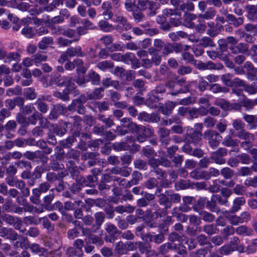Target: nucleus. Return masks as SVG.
<instances>
[{
  "instance_id": "obj_6",
  "label": "nucleus",
  "mask_w": 257,
  "mask_h": 257,
  "mask_svg": "<svg viewBox=\"0 0 257 257\" xmlns=\"http://www.w3.org/2000/svg\"><path fill=\"white\" fill-rule=\"evenodd\" d=\"M148 163L150 166L151 172L155 173L157 180L166 179L167 178V174L164 170L159 167V165L157 164V162H155L150 158L148 160Z\"/></svg>"
},
{
  "instance_id": "obj_57",
  "label": "nucleus",
  "mask_w": 257,
  "mask_h": 257,
  "mask_svg": "<svg viewBox=\"0 0 257 257\" xmlns=\"http://www.w3.org/2000/svg\"><path fill=\"white\" fill-rule=\"evenodd\" d=\"M51 158L52 160L50 163V167L53 170L58 171L59 170H62L64 169V166L62 163L57 160H55L53 156H51Z\"/></svg>"
},
{
  "instance_id": "obj_30",
  "label": "nucleus",
  "mask_w": 257,
  "mask_h": 257,
  "mask_svg": "<svg viewBox=\"0 0 257 257\" xmlns=\"http://www.w3.org/2000/svg\"><path fill=\"white\" fill-rule=\"evenodd\" d=\"M247 18L253 22H257V5L247 7Z\"/></svg>"
},
{
  "instance_id": "obj_53",
  "label": "nucleus",
  "mask_w": 257,
  "mask_h": 257,
  "mask_svg": "<svg viewBox=\"0 0 257 257\" xmlns=\"http://www.w3.org/2000/svg\"><path fill=\"white\" fill-rule=\"evenodd\" d=\"M206 200V197H200L193 205V209L196 212H198L199 210L203 209Z\"/></svg>"
},
{
  "instance_id": "obj_46",
  "label": "nucleus",
  "mask_w": 257,
  "mask_h": 257,
  "mask_svg": "<svg viewBox=\"0 0 257 257\" xmlns=\"http://www.w3.org/2000/svg\"><path fill=\"white\" fill-rule=\"evenodd\" d=\"M182 17L180 13H175L173 16L170 18L169 22L170 24L174 26L177 27L181 25L182 24Z\"/></svg>"
},
{
  "instance_id": "obj_52",
  "label": "nucleus",
  "mask_w": 257,
  "mask_h": 257,
  "mask_svg": "<svg viewBox=\"0 0 257 257\" xmlns=\"http://www.w3.org/2000/svg\"><path fill=\"white\" fill-rule=\"evenodd\" d=\"M42 155V154L40 151H37L35 152L27 151L24 154V156L28 160L32 161L40 158Z\"/></svg>"
},
{
  "instance_id": "obj_10",
  "label": "nucleus",
  "mask_w": 257,
  "mask_h": 257,
  "mask_svg": "<svg viewBox=\"0 0 257 257\" xmlns=\"http://www.w3.org/2000/svg\"><path fill=\"white\" fill-rule=\"evenodd\" d=\"M202 134L200 131H193L192 134L187 135L185 140L187 143L192 144L196 147H199L202 144Z\"/></svg>"
},
{
  "instance_id": "obj_29",
  "label": "nucleus",
  "mask_w": 257,
  "mask_h": 257,
  "mask_svg": "<svg viewBox=\"0 0 257 257\" xmlns=\"http://www.w3.org/2000/svg\"><path fill=\"white\" fill-rule=\"evenodd\" d=\"M226 21L229 22V23L232 25L234 27H238L243 24L244 18L241 17L236 18L232 14H230V15H227V19Z\"/></svg>"
},
{
  "instance_id": "obj_9",
  "label": "nucleus",
  "mask_w": 257,
  "mask_h": 257,
  "mask_svg": "<svg viewBox=\"0 0 257 257\" xmlns=\"http://www.w3.org/2000/svg\"><path fill=\"white\" fill-rule=\"evenodd\" d=\"M227 151L223 148H219L216 151L211 153L210 159L215 163L223 164L225 163V159L223 157L226 155Z\"/></svg>"
},
{
  "instance_id": "obj_24",
  "label": "nucleus",
  "mask_w": 257,
  "mask_h": 257,
  "mask_svg": "<svg viewBox=\"0 0 257 257\" xmlns=\"http://www.w3.org/2000/svg\"><path fill=\"white\" fill-rule=\"evenodd\" d=\"M32 251L40 256L47 257V250L44 247H41L38 244L34 243L30 246Z\"/></svg>"
},
{
  "instance_id": "obj_16",
  "label": "nucleus",
  "mask_w": 257,
  "mask_h": 257,
  "mask_svg": "<svg viewBox=\"0 0 257 257\" xmlns=\"http://www.w3.org/2000/svg\"><path fill=\"white\" fill-rule=\"evenodd\" d=\"M235 232L239 235L251 236L254 234L253 230L245 225H241L235 228Z\"/></svg>"
},
{
  "instance_id": "obj_5",
  "label": "nucleus",
  "mask_w": 257,
  "mask_h": 257,
  "mask_svg": "<svg viewBox=\"0 0 257 257\" xmlns=\"http://www.w3.org/2000/svg\"><path fill=\"white\" fill-rule=\"evenodd\" d=\"M70 80V76H62L57 72H53L50 76L49 84L50 85L55 84L61 86L65 85L66 82Z\"/></svg>"
},
{
  "instance_id": "obj_2",
  "label": "nucleus",
  "mask_w": 257,
  "mask_h": 257,
  "mask_svg": "<svg viewBox=\"0 0 257 257\" xmlns=\"http://www.w3.org/2000/svg\"><path fill=\"white\" fill-rule=\"evenodd\" d=\"M204 138L208 141L209 145L213 149L216 148L219 145L222 137L216 131L209 130L203 134Z\"/></svg>"
},
{
  "instance_id": "obj_39",
  "label": "nucleus",
  "mask_w": 257,
  "mask_h": 257,
  "mask_svg": "<svg viewBox=\"0 0 257 257\" xmlns=\"http://www.w3.org/2000/svg\"><path fill=\"white\" fill-rule=\"evenodd\" d=\"M236 136L241 140L244 141L247 140H254V137L252 134L247 132L245 130H243L241 131L237 132Z\"/></svg>"
},
{
  "instance_id": "obj_54",
  "label": "nucleus",
  "mask_w": 257,
  "mask_h": 257,
  "mask_svg": "<svg viewBox=\"0 0 257 257\" xmlns=\"http://www.w3.org/2000/svg\"><path fill=\"white\" fill-rule=\"evenodd\" d=\"M203 231L208 235L216 234L218 232L216 226L213 224H206L203 227Z\"/></svg>"
},
{
  "instance_id": "obj_48",
  "label": "nucleus",
  "mask_w": 257,
  "mask_h": 257,
  "mask_svg": "<svg viewBox=\"0 0 257 257\" xmlns=\"http://www.w3.org/2000/svg\"><path fill=\"white\" fill-rule=\"evenodd\" d=\"M94 218L96 225L93 226V228L96 226V229L98 230L104 222L105 218L104 214L102 212H97L94 214Z\"/></svg>"
},
{
  "instance_id": "obj_19",
  "label": "nucleus",
  "mask_w": 257,
  "mask_h": 257,
  "mask_svg": "<svg viewBox=\"0 0 257 257\" xmlns=\"http://www.w3.org/2000/svg\"><path fill=\"white\" fill-rule=\"evenodd\" d=\"M196 19V15L190 13H186L183 16L184 26L189 28H194L195 24L193 22V21Z\"/></svg>"
},
{
  "instance_id": "obj_45",
  "label": "nucleus",
  "mask_w": 257,
  "mask_h": 257,
  "mask_svg": "<svg viewBox=\"0 0 257 257\" xmlns=\"http://www.w3.org/2000/svg\"><path fill=\"white\" fill-rule=\"evenodd\" d=\"M201 219L208 222L211 223L215 220V216L206 211H201L199 213Z\"/></svg>"
},
{
  "instance_id": "obj_55",
  "label": "nucleus",
  "mask_w": 257,
  "mask_h": 257,
  "mask_svg": "<svg viewBox=\"0 0 257 257\" xmlns=\"http://www.w3.org/2000/svg\"><path fill=\"white\" fill-rule=\"evenodd\" d=\"M52 193H49L48 195L45 196L43 198V201L45 205V208L47 210H51L52 209V207H50L51 202L54 198V194L53 193V190H51Z\"/></svg>"
},
{
  "instance_id": "obj_21",
  "label": "nucleus",
  "mask_w": 257,
  "mask_h": 257,
  "mask_svg": "<svg viewBox=\"0 0 257 257\" xmlns=\"http://www.w3.org/2000/svg\"><path fill=\"white\" fill-rule=\"evenodd\" d=\"M62 35L71 39L70 40L73 42H77L79 41V35L77 34L75 30L70 28L65 29L61 32Z\"/></svg>"
},
{
  "instance_id": "obj_51",
  "label": "nucleus",
  "mask_w": 257,
  "mask_h": 257,
  "mask_svg": "<svg viewBox=\"0 0 257 257\" xmlns=\"http://www.w3.org/2000/svg\"><path fill=\"white\" fill-rule=\"evenodd\" d=\"M199 44L204 47H214L215 44L212 39L209 37H203L199 41Z\"/></svg>"
},
{
  "instance_id": "obj_62",
  "label": "nucleus",
  "mask_w": 257,
  "mask_h": 257,
  "mask_svg": "<svg viewBox=\"0 0 257 257\" xmlns=\"http://www.w3.org/2000/svg\"><path fill=\"white\" fill-rule=\"evenodd\" d=\"M239 163L242 164L248 165L252 162L251 157L246 153H241L237 155Z\"/></svg>"
},
{
  "instance_id": "obj_22",
  "label": "nucleus",
  "mask_w": 257,
  "mask_h": 257,
  "mask_svg": "<svg viewBox=\"0 0 257 257\" xmlns=\"http://www.w3.org/2000/svg\"><path fill=\"white\" fill-rule=\"evenodd\" d=\"M144 238L147 241L154 242L156 243L159 244L163 242L164 239V236L163 233L153 235L150 233H148L145 235Z\"/></svg>"
},
{
  "instance_id": "obj_23",
  "label": "nucleus",
  "mask_w": 257,
  "mask_h": 257,
  "mask_svg": "<svg viewBox=\"0 0 257 257\" xmlns=\"http://www.w3.org/2000/svg\"><path fill=\"white\" fill-rule=\"evenodd\" d=\"M102 84L105 88H107L109 86H112L116 90H121L122 87L119 82L116 80H113L110 78H106L103 79L102 81Z\"/></svg>"
},
{
  "instance_id": "obj_14",
  "label": "nucleus",
  "mask_w": 257,
  "mask_h": 257,
  "mask_svg": "<svg viewBox=\"0 0 257 257\" xmlns=\"http://www.w3.org/2000/svg\"><path fill=\"white\" fill-rule=\"evenodd\" d=\"M106 231L107 232L110 234L111 238H108L107 236L105 237V240L106 241H108L110 242H112L114 241L115 238L114 236L116 234H119L120 233V232L118 230L116 226H115L114 224L109 223L107 224V226L105 228Z\"/></svg>"
},
{
  "instance_id": "obj_8",
  "label": "nucleus",
  "mask_w": 257,
  "mask_h": 257,
  "mask_svg": "<svg viewBox=\"0 0 257 257\" xmlns=\"http://www.w3.org/2000/svg\"><path fill=\"white\" fill-rule=\"evenodd\" d=\"M113 21L118 23L122 25V27L119 25L116 26L115 29L117 31H127L131 29L132 26L127 20L124 17L118 14L114 15Z\"/></svg>"
},
{
  "instance_id": "obj_3",
  "label": "nucleus",
  "mask_w": 257,
  "mask_h": 257,
  "mask_svg": "<svg viewBox=\"0 0 257 257\" xmlns=\"http://www.w3.org/2000/svg\"><path fill=\"white\" fill-rule=\"evenodd\" d=\"M158 196L159 203L160 204L164 206V208L161 212L158 211L154 212L151 215V217L155 216L156 218H159L165 216L168 214L167 210L171 207L169 195H167L166 193H162Z\"/></svg>"
},
{
  "instance_id": "obj_28",
  "label": "nucleus",
  "mask_w": 257,
  "mask_h": 257,
  "mask_svg": "<svg viewBox=\"0 0 257 257\" xmlns=\"http://www.w3.org/2000/svg\"><path fill=\"white\" fill-rule=\"evenodd\" d=\"M67 55L69 57H73L74 56L77 57H83L85 54L82 52L81 48L80 46L75 47H69L67 50Z\"/></svg>"
},
{
  "instance_id": "obj_11",
  "label": "nucleus",
  "mask_w": 257,
  "mask_h": 257,
  "mask_svg": "<svg viewBox=\"0 0 257 257\" xmlns=\"http://www.w3.org/2000/svg\"><path fill=\"white\" fill-rule=\"evenodd\" d=\"M166 92V86L165 85L160 84L151 91V98L155 101H159L163 99V94Z\"/></svg>"
},
{
  "instance_id": "obj_56",
  "label": "nucleus",
  "mask_w": 257,
  "mask_h": 257,
  "mask_svg": "<svg viewBox=\"0 0 257 257\" xmlns=\"http://www.w3.org/2000/svg\"><path fill=\"white\" fill-rule=\"evenodd\" d=\"M113 66V63L111 61L107 60L99 62L96 65V67L102 71H105L107 69L112 68Z\"/></svg>"
},
{
  "instance_id": "obj_18",
  "label": "nucleus",
  "mask_w": 257,
  "mask_h": 257,
  "mask_svg": "<svg viewBox=\"0 0 257 257\" xmlns=\"http://www.w3.org/2000/svg\"><path fill=\"white\" fill-rule=\"evenodd\" d=\"M111 177L107 174H104L98 184V188L100 191L109 190L110 186L107 184L110 181Z\"/></svg>"
},
{
  "instance_id": "obj_59",
  "label": "nucleus",
  "mask_w": 257,
  "mask_h": 257,
  "mask_svg": "<svg viewBox=\"0 0 257 257\" xmlns=\"http://www.w3.org/2000/svg\"><path fill=\"white\" fill-rule=\"evenodd\" d=\"M154 161L157 162L159 165H161L164 167H171L172 166V162L168 159L162 157L160 159H156L155 158H151Z\"/></svg>"
},
{
  "instance_id": "obj_37",
  "label": "nucleus",
  "mask_w": 257,
  "mask_h": 257,
  "mask_svg": "<svg viewBox=\"0 0 257 257\" xmlns=\"http://www.w3.org/2000/svg\"><path fill=\"white\" fill-rule=\"evenodd\" d=\"M244 120L250 125V128L253 129L257 127V115L243 114Z\"/></svg>"
},
{
  "instance_id": "obj_43",
  "label": "nucleus",
  "mask_w": 257,
  "mask_h": 257,
  "mask_svg": "<svg viewBox=\"0 0 257 257\" xmlns=\"http://www.w3.org/2000/svg\"><path fill=\"white\" fill-rule=\"evenodd\" d=\"M87 76L89 78V81H91L92 84L98 85L100 83V75L93 70H90Z\"/></svg>"
},
{
  "instance_id": "obj_41",
  "label": "nucleus",
  "mask_w": 257,
  "mask_h": 257,
  "mask_svg": "<svg viewBox=\"0 0 257 257\" xmlns=\"http://www.w3.org/2000/svg\"><path fill=\"white\" fill-rule=\"evenodd\" d=\"M206 207L210 210V211L212 212L218 213L220 212V209L219 207L217 206L216 202L214 198L213 195L212 196L210 200H208L207 199L206 202Z\"/></svg>"
},
{
  "instance_id": "obj_32",
  "label": "nucleus",
  "mask_w": 257,
  "mask_h": 257,
  "mask_svg": "<svg viewBox=\"0 0 257 257\" xmlns=\"http://www.w3.org/2000/svg\"><path fill=\"white\" fill-rule=\"evenodd\" d=\"M104 89L102 87L96 88L94 89L92 93L87 95V99L95 100L101 98L103 95L102 94Z\"/></svg>"
},
{
  "instance_id": "obj_12",
  "label": "nucleus",
  "mask_w": 257,
  "mask_h": 257,
  "mask_svg": "<svg viewBox=\"0 0 257 257\" xmlns=\"http://www.w3.org/2000/svg\"><path fill=\"white\" fill-rule=\"evenodd\" d=\"M177 88L176 92H173V94L186 93L189 91V84L184 78H181L176 81Z\"/></svg>"
},
{
  "instance_id": "obj_1",
  "label": "nucleus",
  "mask_w": 257,
  "mask_h": 257,
  "mask_svg": "<svg viewBox=\"0 0 257 257\" xmlns=\"http://www.w3.org/2000/svg\"><path fill=\"white\" fill-rule=\"evenodd\" d=\"M87 98L84 94L73 99L71 103L68 106V109L71 112L77 111L80 114H84L86 111L84 104L87 101Z\"/></svg>"
},
{
  "instance_id": "obj_27",
  "label": "nucleus",
  "mask_w": 257,
  "mask_h": 257,
  "mask_svg": "<svg viewBox=\"0 0 257 257\" xmlns=\"http://www.w3.org/2000/svg\"><path fill=\"white\" fill-rule=\"evenodd\" d=\"M131 172V170L130 168H126L125 167H115L111 170L112 174L120 175L124 177H127L130 176Z\"/></svg>"
},
{
  "instance_id": "obj_25",
  "label": "nucleus",
  "mask_w": 257,
  "mask_h": 257,
  "mask_svg": "<svg viewBox=\"0 0 257 257\" xmlns=\"http://www.w3.org/2000/svg\"><path fill=\"white\" fill-rule=\"evenodd\" d=\"M127 131L132 133H142L146 131V127L142 125H138L134 122H130L126 125Z\"/></svg>"
},
{
  "instance_id": "obj_64",
  "label": "nucleus",
  "mask_w": 257,
  "mask_h": 257,
  "mask_svg": "<svg viewBox=\"0 0 257 257\" xmlns=\"http://www.w3.org/2000/svg\"><path fill=\"white\" fill-rule=\"evenodd\" d=\"M15 165H16L17 167L20 169H26L27 170L31 169L32 168L31 163L29 161L24 160H22L16 162L15 163Z\"/></svg>"
},
{
  "instance_id": "obj_36",
  "label": "nucleus",
  "mask_w": 257,
  "mask_h": 257,
  "mask_svg": "<svg viewBox=\"0 0 257 257\" xmlns=\"http://www.w3.org/2000/svg\"><path fill=\"white\" fill-rule=\"evenodd\" d=\"M239 141L237 139H233L230 136H226L222 142V145L227 147H235L237 146Z\"/></svg>"
},
{
  "instance_id": "obj_35",
  "label": "nucleus",
  "mask_w": 257,
  "mask_h": 257,
  "mask_svg": "<svg viewBox=\"0 0 257 257\" xmlns=\"http://www.w3.org/2000/svg\"><path fill=\"white\" fill-rule=\"evenodd\" d=\"M16 187L20 190L21 193L23 197H27L30 195V189L26 186V184L23 180H19Z\"/></svg>"
},
{
  "instance_id": "obj_15",
  "label": "nucleus",
  "mask_w": 257,
  "mask_h": 257,
  "mask_svg": "<svg viewBox=\"0 0 257 257\" xmlns=\"http://www.w3.org/2000/svg\"><path fill=\"white\" fill-rule=\"evenodd\" d=\"M170 131L165 127H161L158 132L160 142L164 145H168L171 140L170 137Z\"/></svg>"
},
{
  "instance_id": "obj_4",
  "label": "nucleus",
  "mask_w": 257,
  "mask_h": 257,
  "mask_svg": "<svg viewBox=\"0 0 257 257\" xmlns=\"http://www.w3.org/2000/svg\"><path fill=\"white\" fill-rule=\"evenodd\" d=\"M68 107H66L63 104H57L54 105L48 115V118L51 120H56L59 115L67 112Z\"/></svg>"
},
{
  "instance_id": "obj_49",
  "label": "nucleus",
  "mask_w": 257,
  "mask_h": 257,
  "mask_svg": "<svg viewBox=\"0 0 257 257\" xmlns=\"http://www.w3.org/2000/svg\"><path fill=\"white\" fill-rule=\"evenodd\" d=\"M41 192L37 188L32 190V195L30 198V200L32 203L35 204H39L40 203Z\"/></svg>"
},
{
  "instance_id": "obj_47",
  "label": "nucleus",
  "mask_w": 257,
  "mask_h": 257,
  "mask_svg": "<svg viewBox=\"0 0 257 257\" xmlns=\"http://www.w3.org/2000/svg\"><path fill=\"white\" fill-rule=\"evenodd\" d=\"M215 10L212 8H209L204 14L199 15L198 18L204 20H210L215 17Z\"/></svg>"
},
{
  "instance_id": "obj_61",
  "label": "nucleus",
  "mask_w": 257,
  "mask_h": 257,
  "mask_svg": "<svg viewBox=\"0 0 257 257\" xmlns=\"http://www.w3.org/2000/svg\"><path fill=\"white\" fill-rule=\"evenodd\" d=\"M158 183L157 178L151 177L146 181L144 183V186L148 189H153L158 186Z\"/></svg>"
},
{
  "instance_id": "obj_58",
  "label": "nucleus",
  "mask_w": 257,
  "mask_h": 257,
  "mask_svg": "<svg viewBox=\"0 0 257 257\" xmlns=\"http://www.w3.org/2000/svg\"><path fill=\"white\" fill-rule=\"evenodd\" d=\"M97 118L99 120L105 123L106 127H110L114 125L113 119L110 117H106L103 114H99L97 115Z\"/></svg>"
},
{
  "instance_id": "obj_50",
  "label": "nucleus",
  "mask_w": 257,
  "mask_h": 257,
  "mask_svg": "<svg viewBox=\"0 0 257 257\" xmlns=\"http://www.w3.org/2000/svg\"><path fill=\"white\" fill-rule=\"evenodd\" d=\"M22 34L28 38H32L36 34V29L34 27H25L21 31Z\"/></svg>"
},
{
  "instance_id": "obj_13",
  "label": "nucleus",
  "mask_w": 257,
  "mask_h": 257,
  "mask_svg": "<svg viewBox=\"0 0 257 257\" xmlns=\"http://www.w3.org/2000/svg\"><path fill=\"white\" fill-rule=\"evenodd\" d=\"M229 49L233 54H245L248 51V45L244 43H239L235 46H231Z\"/></svg>"
},
{
  "instance_id": "obj_26",
  "label": "nucleus",
  "mask_w": 257,
  "mask_h": 257,
  "mask_svg": "<svg viewBox=\"0 0 257 257\" xmlns=\"http://www.w3.org/2000/svg\"><path fill=\"white\" fill-rule=\"evenodd\" d=\"M46 100L44 96H42L38 98L35 104L37 106L38 109L43 113H45L49 109L48 105L44 102L43 100Z\"/></svg>"
},
{
  "instance_id": "obj_40",
  "label": "nucleus",
  "mask_w": 257,
  "mask_h": 257,
  "mask_svg": "<svg viewBox=\"0 0 257 257\" xmlns=\"http://www.w3.org/2000/svg\"><path fill=\"white\" fill-rule=\"evenodd\" d=\"M210 90L214 93L220 92L227 93L229 91V89L225 86H221L219 84L214 83L210 85Z\"/></svg>"
},
{
  "instance_id": "obj_31",
  "label": "nucleus",
  "mask_w": 257,
  "mask_h": 257,
  "mask_svg": "<svg viewBox=\"0 0 257 257\" xmlns=\"http://www.w3.org/2000/svg\"><path fill=\"white\" fill-rule=\"evenodd\" d=\"M149 53L152 56L151 61L153 64L158 66L161 62L162 58L161 56L157 52V50L153 48L149 49Z\"/></svg>"
},
{
  "instance_id": "obj_17",
  "label": "nucleus",
  "mask_w": 257,
  "mask_h": 257,
  "mask_svg": "<svg viewBox=\"0 0 257 257\" xmlns=\"http://www.w3.org/2000/svg\"><path fill=\"white\" fill-rule=\"evenodd\" d=\"M79 155L80 153L78 151L71 149L66 154L65 157L71 165H73L75 164V161L78 160Z\"/></svg>"
},
{
  "instance_id": "obj_38",
  "label": "nucleus",
  "mask_w": 257,
  "mask_h": 257,
  "mask_svg": "<svg viewBox=\"0 0 257 257\" xmlns=\"http://www.w3.org/2000/svg\"><path fill=\"white\" fill-rule=\"evenodd\" d=\"M132 177V179L127 181V184L130 185V187L138 184L143 178L142 174L137 171H135L133 172Z\"/></svg>"
},
{
  "instance_id": "obj_34",
  "label": "nucleus",
  "mask_w": 257,
  "mask_h": 257,
  "mask_svg": "<svg viewBox=\"0 0 257 257\" xmlns=\"http://www.w3.org/2000/svg\"><path fill=\"white\" fill-rule=\"evenodd\" d=\"M54 43L53 39L51 37H44L38 43V47L40 49L46 50L49 45Z\"/></svg>"
},
{
  "instance_id": "obj_33",
  "label": "nucleus",
  "mask_w": 257,
  "mask_h": 257,
  "mask_svg": "<svg viewBox=\"0 0 257 257\" xmlns=\"http://www.w3.org/2000/svg\"><path fill=\"white\" fill-rule=\"evenodd\" d=\"M49 123L47 120L45 124L42 126H36L31 131V135L34 138H42L45 134L43 128H46V125Z\"/></svg>"
},
{
  "instance_id": "obj_44",
  "label": "nucleus",
  "mask_w": 257,
  "mask_h": 257,
  "mask_svg": "<svg viewBox=\"0 0 257 257\" xmlns=\"http://www.w3.org/2000/svg\"><path fill=\"white\" fill-rule=\"evenodd\" d=\"M100 29L105 32H109L115 29L113 26L105 20H101L98 23Z\"/></svg>"
},
{
  "instance_id": "obj_20",
  "label": "nucleus",
  "mask_w": 257,
  "mask_h": 257,
  "mask_svg": "<svg viewBox=\"0 0 257 257\" xmlns=\"http://www.w3.org/2000/svg\"><path fill=\"white\" fill-rule=\"evenodd\" d=\"M245 203V199L243 197H239L236 198L233 202L232 207L231 208L229 212L231 213H234L240 209L241 206L244 205Z\"/></svg>"
},
{
  "instance_id": "obj_42",
  "label": "nucleus",
  "mask_w": 257,
  "mask_h": 257,
  "mask_svg": "<svg viewBox=\"0 0 257 257\" xmlns=\"http://www.w3.org/2000/svg\"><path fill=\"white\" fill-rule=\"evenodd\" d=\"M24 96L26 99L34 100L37 96L35 89L32 87H27L24 90Z\"/></svg>"
},
{
  "instance_id": "obj_63",
  "label": "nucleus",
  "mask_w": 257,
  "mask_h": 257,
  "mask_svg": "<svg viewBox=\"0 0 257 257\" xmlns=\"http://www.w3.org/2000/svg\"><path fill=\"white\" fill-rule=\"evenodd\" d=\"M69 89H64L62 92L56 91L54 93V96L60 98L63 101H68L69 100Z\"/></svg>"
},
{
  "instance_id": "obj_60",
  "label": "nucleus",
  "mask_w": 257,
  "mask_h": 257,
  "mask_svg": "<svg viewBox=\"0 0 257 257\" xmlns=\"http://www.w3.org/2000/svg\"><path fill=\"white\" fill-rule=\"evenodd\" d=\"M23 221L26 225H38L41 222V219H37L34 216H28L23 218Z\"/></svg>"
},
{
  "instance_id": "obj_7",
  "label": "nucleus",
  "mask_w": 257,
  "mask_h": 257,
  "mask_svg": "<svg viewBox=\"0 0 257 257\" xmlns=\"http://www.w3.org/2000/svg\"><path fill=\"white\" fill-rule=\"evenodd\" d=\"M122 62L126 64H131L132 68L135 69L141 66L140 60L131 52H127L123 55Z\"/></svg>"
}]
</instances>
